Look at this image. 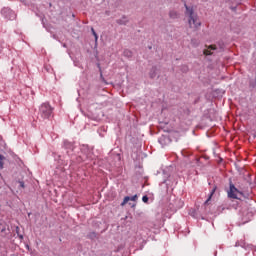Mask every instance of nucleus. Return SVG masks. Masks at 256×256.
Wrapping results in <instances>:
<instances>
[{"instance_id": "1", "label": "nucleus", "mask_w": 256, "mask_h": 256, "mask_svg": "<svg viewBox=\"0 0 256 256\" xmlns=\"http://www.w3.org/2000/svg\"><path fill=\"white\" fill-rule=\"evenodd\" d=\"M184 7L186 9L185 13L188 17V25L190 29H199V27H201V21H199V16L195 13L193 7L188 6L186 3L184 4Z\"/></svg>"}, {"instance_id": "2", "label": "nucleus", "mask_w": 256, "mask_h": 256, "mask_svg": "<svg viewBox=\"0 0 256 256\" xmlns=\"http://www.w3.org/2000/svg\"><path fill=\"white\" fill-rule=\"evenodd\" d=\"M80 153L81 154L76 156L75 158L76 163H83V161H87V159H93V152L88 145H82L80 147Z\"/></svg>"}, {"instance_id": "3", "label": "nucleus", "mask_w": 256, "mask_h": 256, "mask_svg": "<svg viewBox=\"0 0 256 256\" xmlns=\"http://www.w3.org/2000/svg\"><path fill=\"white\" fill-rule=\"evenodd\" d=\"M38 115L41 119H51L53 117V107L49 102H44L39 107Z\"/></svg>"}, {"instance_id": "4", "label": "nucleus", "mask_w": 256, "mask_h": 256, "mask_svg": "<svg viewBox=\"0 0 256 256\" xmlns=\"http://www.w3.org/2000/svg\"><path fill=\"white\" fill-rule=\"evenodd\" d=\"M63 149H65L67 155L71 157V161H75L76 156L75 154H73L75 153V149H77V147H75V144H73V142H70L69 140H64Z\"/></svg>"}, {"instance_id": "5", "label": "nucleus", "mask_w": 256, "mask_h": 256, "mask_svg": "<svg viewBox=\"0 0 256 256\" xmlns=\"http://www.w3.org/2000/svg\"><path fill=\"white\" fill-rule=\"evenodd\" d=\"M1 15L4 16V19H8V21H14V19L17 18V14H15V11L11 10L9 7H4L1 10Z\"/></svg>"}, {"instance_id": "6", "label": "nucleus", "mask_w": 256, "mask_h": 256, "mask_svg": "<svg viewBox=\"0 0 256 256\" xmlns=\"http://www.w3.org/2000/svg\"><path fill=\"white\" fill-rule=\"evenodd\" d=\"M241 195H243V193H241V191H239L235 185L230 184V188L228 190L229 199H241Z\"/></svg>"}, {"instance_id": "7", "label": "nucleus", "mask_w": 256, "mask_h": 256, "mask_svg": "<svg viewBox=\"0 0 256 256\" xmlns=\"http://www.w3.org/2000/svg\"><path fill=\"white\" fill-rule=\"evenodd\" d=\"M215 191H217V186H213L210 194L207 198V200L204 202L203 207H204V213H206V215H209V201H211V197H213V195H215Z\"/></svg>"}, {"instance_id": "8", "label": "nucleus", "mask_w": 256, "mask_h": 256, "mask_svg": "<svg viewBox=\"0 0 256 256\" xmlns=\"http://www.w3.org/2000/svg\"><path fill=\"white\" fill-rule=\"evenodd\" d=\"M236 247H242V249H245L246 251L255 249V247L251 244L245 243V240H239L236 242Z\"/></svg>"}, {"instance_id": "9", "label": "nucleus", "mask_w": 256, "mask_h": 256, "mask_svg": "<svg viewBox=\"0 0 256 256\" xmlns=\"http://www.w3.org/2000/svg\"><path fill=\"white\" fill-rule=\"evenodd\" d=\"M158 142L160 143V145H162V147H165V145H169V143H171V139L169 138V136L162 135L158 139Z\"/></svg>"}, {"instance_id": "10", "label": "nucleus", "mask_w": 256, "mask_h": 256, "mask_svg": "<svg viewBox=\"0 0 256 256\" xmlns=\"http://www.w3.org/2000/svg\"><path fill=\"white\" fill-rule=\"evenodd\" d=\"M211 51H217V47L210 45L207 49L204 50V55H213V52Z\"/></svg>"}, {"instance_id": "11", "label": "nucleus", "mask_w": 256, "mask_h": 256, "mask_svg": "<svg viewBox=\"0 0 256 256\" xmlns=\"http://www.w3.org/2000/svg\"><path fill=\"white\" fill-rule=\"evenodd\" d=\"M150 79H155L157 77V67L153 66L149 72Z\"/></svg>"}, {"instance_id": "12", "label": "nucleus", "mask_w": 256, "mask_h": 256, "mask_svg": "<svg viewBox=\"0 0 256 256\" xmlns=\"http://www.w3.org/2000/svg\"><path fill=\"white\" fill-rule=\"evenodd\" d=\"M116 23H118V25H127V23H129V20L127 19V17L124 16L118 19Z\"/></svg>"}, {"instance_id": "13", "label": "nucleus", "mask_w": 256, "mask_h": 256, "mask_svg": "<svg viewBox=\"0 0 256 256\" xmlns=\"http://www.w3.org/2000/svg\"><path fill=\"white\" fill-rule=\"evenodd\" d=\"M123 55H124V57H127L128 59H131V57H133V52H131V50H129V49H125L123 51Z\"/></svg>"}, {"instance_id": "14", "label": "nucleus", "mask_w": 256, "mask_h": 256, "mask_svg": "<svg viewBox=\"0 0 256 256\" xmlns=\"http://www.w3.org/2000/svg\"><path fill=\"white\" fill-rule=\"evenodd\" d=\"M169 17L170 19H177L179 17V13H177L175 10H172L169 12Z\"/></svg>"}, {"instance_id": "15", "label": "nucleus", "mask_w": 256, "mask_h": 256, "mask_svg": "<svg viewBox=\"0 0 256 256\" xmlns=\"http://www.w3.org/2000/svg\"><path fill=\"white\" fill-rule=\"evenodd\" d=\"M249 86H250V89H255L256 90V78L250 80Z\"/></svg>"}, {"instance_id": "16", "label": "nucleus", "mask_w": 256, "mask_h": 256, "mask_svg": "<svg viewBox=\"0 0 256 256\" xmlns=\"http://www.w3.org/2000/svg\"><path fill=\"white\" fill-rule=\"evenodd\" d=\"M129 201H131V197L129 196L124 197V200L122 201L121 206L123 207L124 205H127Z\"/></svg>"}, {"instance_id": "17", "label": "nucleus", "mask_w": 256, "mask_h": 256, "mask_svg": "<svg viewBox=\"0 0 256 256\" xmlns=\"http://www.w3.org/2000/svg\"><path fill=\"white\" fill-rule=\"evenodd\" d=\"M91 32H92V35L95 38V43H97V41L99 40V36L97 35V32H95L94 28H91Z\"/></svg>"}, {"instance_id": "18", "label": "nucleus", "mask_w": 256, "mask_h": 256, "mask_svg": "<svg viewBox=\"0 0 256 256\" xmlns=\"http://www.w3.org/2000/svg\"><path fill=\"white\" fill-rule=\"evenodd\" d=\"M20 228L19 226H16V234L19 237L20 241H23V234H19Z\"/></svg>"}, {"instance_id": "19", "label": "nucleus", "mask_w": 256, "mask_h": 256, "mask_svg": "<svg viewBox=\"0 0 256 256\" xmlns=\"http://www.w3.org/2000/svg\"><path fill=\"white\" fill-rule=\"evenodd\" d=\"M142 201H143V203H149V196L148 195H144L142 197Z\"/></svg>"}, {"instance_id": "20", "label": "nucleus", "mask_w": 256, "mask_h": 256, "mask_svg": "<svg viewBox=\"0 0 256 256\" xmlns=\"http://www.w3.org/2000/svg\"><path fill=\"white\" fill-rule=\"evenodd\" d=\"M3 159H5V156L0 154V169H3Z\"/></svg>"}, {"instance_id": "21", "label": "nucleus", "mask_w": 256, "mask_h": 256, "mask_svg": "<svg viewBox=\"0 0 256 256\" xmlns=\"http://www.w3.org/2000/svg\"><path fill=\"white\" fill-rule=\"evenodd\" d=\"M19 185L22 189H25V182L19 181Z\"/></svg>"}, {"instance_id": "22", "label": "nucleus", "mask_w": 256, "mask_h": 256, "mask_svg": "<svg viewBox=\"0 0 256 256\" xmlns=\"http://www.w3.org/2000/svg\"><path fill=\"white\" fill-rule=\"evenodd\" d=\"M130 201H137V194L132 196V197H130Z\"/></svg>"}, {"instance_id": "23", "label": "nucleus", "mask_w": 256, "mask_h": 256, "mask_svg": "<svg viewBox=\"0 0 256 256\" xmlns=\"http://www.w3.org/2000/svg\"><path fill=\"white\" fill-rule=\"evenodd\" d=\"M183 71H184V72H187V71H189V68H188L187 66H184V67H183Z\"/></svg>"}, {"instance_id": "24", "label": "nucleus", "mask_w": 256, "mask_h": 256, "mask_svg": "<svg viewBox=\"0 0 256 256\" xmlns=\"http://www.w3.org/2000/svg\"><path fill=\"white\" fill-rule=\"evenodd\" d=\"M75 66L77 67L78 63L77 62H74Z\"/></svg>"}, {"instance_id": "25", "label": "nucleus", "mask_w": 256, "mask_h": 256, "mask_svg": "<svg viewBox=\"0 0 256 256\" xmlns=\"http://www.w3.org/2000/svg\"><path fill=\"white\" fill-rule=\"evenodd\" d=\"M5 231V228L1 230V232L3 233Z\"/></svg>"}, {"instance_id": "26", "label": "nucleus", "mask_w": 256, "mask_h": 256, "mask_svg": "<svg viewBox=\"0 0 256 256\" xmlns=\"http://www.w3.org/2000/svg\"><path fill=\"white\" fill-rule=\"evenodd\" d=\"M63 47H67V45H66V44H63Z\"/></svg>"}, {"instance_id": "27", "label": "nucleus", "mask_w": 256, "mask_h": 256, "mask_svg": "<svg viewBox=\"0 0 256 256\" xmlns=\"http://www.w3.org/2000/svg\"><path fill=\"white\" fill-rule=\"evenodd\" d=\"M164 183H167V180H164Z\"/></svg>"}]
</instances>
